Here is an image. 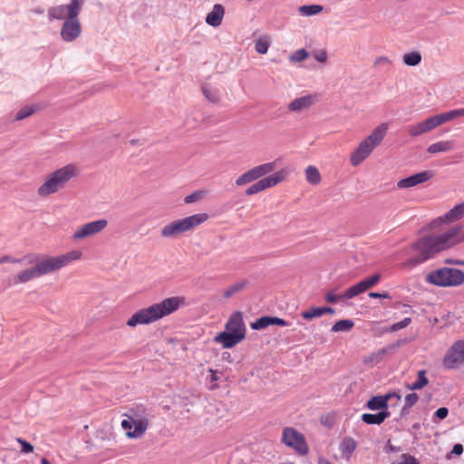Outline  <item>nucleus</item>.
<instances>
[{
    "label": "nucleus",
    "instance_id": "20e7f679",
    "mask_svg": "<svg viewBox=\"0 0 464 464\" xmlns=\"http://www.w3.org/2000/svg\"><path fill=\"white\" fill-rule=\"evenodd\" d=\"M82 257V252L72 250L60 256H44L36 253H28L25 255L26 265H34L39 276L53 273L71 262Z\"/></svg>",
    "mask_w": 464,
    "mask_h": 464
},
{
    "label": "nucleus",
    "instance_id": "0eeeda50",
    "mask_svg": "<svg viewBox=\"0 0 464 464\" xmlns=\"http://www.w3.org/2000/svg\"><path fill=\"white\" fill-rule=\"evenodd\" d=\"M388 125L382 123L377 126L372 132L365 138L351 155V164L358 166L361 164L372 150L381 144L386 135Z\"/></svg>",
    "mask_w": 464,
    "mask_h": 464
},
{
    "label": "nucleus",
    "instance_id": "f3484780",
    "mask_svg": "<svg viewBox=\"0 0 464 464\" xmlns=\"http://www.w3.org/2000/svg\"><path fill=\"white\" fill-rule=\"evenodd\" d=\"M82 33V25L79 17L63 21L61 27V37L64 42L76 40Z\"/></svg>",
    "mask_w": 464,
    "mask_h": 464
},
{
    "label": "nucleus",
    "instance_id": "5701e85b",
    "mask_svg": "<svg viewBox=\"0 0 464 464\" xmlns=\"http://www.w3.org/2000/svg\"><path fill=\"white\" fill-rule=\"evenodd\" d=\"M400 347V343L397 342L395 343H392L386 347H383L382 349L372 353L367 356H365L362 360V362L365 364H377L380 362H382L385 356L386 353L392 352V350Z\"/></svg>",
    "mask_w": 464,
    "mask_h": 464
},
{
    "label": "nucleus",
    "instance_id": "052dcab7",
    "mask_svg": "<svg viewBox=\"0 0 464 464\" xmlns=\"http://www.w3.org/2000/svg\"><path fill=\"white\" fill-rule=\"evenodd\" d=\"M322 312H323V315L324 314H335V310L334 308L328 307V306L322 307Z\"/></svg>",
    "mask_w": 464,
    "mask_h": 464
},
{
    "label": "nucleus",
    "instance_id": "5fc2aeb1",
    "mask_svg": "<svg viewBox=\"0 0 464 464\" xmlns=\"http://www.w3.org/2000/svg\"><path fill=\"white\" fill-rule=\"evenodd\" d=\"M401 447H398V446H394L391 443L390 440H388L386 446H385V452L386 453H390V452H399L401 451Z\"/></svg>",
    "mask_w": 464,
    "mask_h": 464
},
{
    "label": "nucleus",
    "instance_id": "423d86ee",
    "mask_svg": "<svg viewBox=\"0 0 464 464\" xmlns=\"http://www.w3.org/2000/svg\"><path fill=\"white\" fill-rule=\"evenodd\" d=\"M77 176V169L72 164L60 168L46 176L44 183L38 188L37 194L45 198L63 189L66 184Z\"/></svg>",
    "mask_w": 464,
    "mask_h": 464
},
{
    "label": "nucleus",
    "instance_id": "1a4fd4ad",
    "mask_svg": "<svg viewBox=\"0 0 464 464\" xmlns=\"http://www.w3.org/2000/svg\"><path fill=\"white\" fill-rule=\"evenodd\" d=\"M462 116H464V108L437 114L427 118L423 121L410 125L408 127V133L411 137H418L434 130L445 122Z\"/></svg>",
    "mask_w": 464,
    "mask_h": 464
},
{
    "label": "nucleus",
    "instance_id": "e433bc0d",
    "mask_svg": "<svg viewBox=\"0 0 464 464\" xmlns=\"http://www.w3.org/2000/svg\"><path fill=\"white\" fill-rule=\"evenodd\" d=\"M269 46L270 41L268 40V37L266 35L260 37L255 43V50L260 54L266 53Z\"/></svg>",
    "mask_w": 464,
    "mask_h": 464
},
{
    "label": "nucleus",
    "instance_id": "bb28decb",
    "mask_svg": "<svg viewBox=\"0 0 464 464\" xmlns=\"http://www.w3.org/2000/svg\"><path fill=\"white\" fill-rule=\"evenodd\" d=\"M454 145L450 140L439 141L430 145L427 149V151L430 154L440 153V152H447L453 150Z\"/></svg>",
    "mask_w": 464,
    "mask_h": 464
},
{
    "label": "nucleus",
    "instance_id": "bf43d9fd",
    "mask_svg": "<svg viewBox=\"0 0 464 464\" xmlns=\"http://www.w3.org/2000/svg\"><path fill=\"white\" fill-rule=\"evenodd\" d=\"M221 358L225 362H232L233 359L231 357V354L228 352H224L221 355Z\"/></svg>",
    "mask_w": 464,
    "mask_h": 464
},
{
    "label": "nucleus",
    "instance_id": "c9c22d12",
    "mask_svg": "<svg viewBox=\"0 0 464 464\" xmlns=\"http://www.w3.org/2000/svg\"><path fill=\"white\" fill-rule=\"evenodd\" d=\"M365 291L366 290L364 289V286L361 281L358 284L349 287L343 295V299H352V298L357 296L358 295L364 293Z\"/></svg>",
    "mask_w": 464,
    "mask_h": 464
},
{
    "label": "nucleus",
    "instance_id": "7ed1b4c3",
    "mask_svg": "<svg viewBox=\"0 0 464 464\" xmlns=\"http://www.w3.org/2000/svg\"><path fill=\"white\" fill-rule=\"evenodd\" d=\"M121 427L126 430L128 439H141L151 424L154 414L150 408L142 404L136 405L123 414Z\"/></svg>",
    "mask_w": 464,
    "mask_h": 464
},
{
    "label": "nucleus",
    "instance_id": "4c0bfd02",
    "mask_svg": "<svg viewBox=\"0 0 464 464\" xmlns=\"http://www.w3.org/2000/svg\"><path fill=\"white\" fill-rule=\"evenodd\" d=\"M38 110V107L35 105H30V106H24L15 115V121H22L31 115H33L36 111Z\"/></svg>",
    "mask_w": 464,
    "mask_h": 464
},
{
    "label": "nucleus",
    "instance_id": "6e6d98bb",
    "mask_svg": "<svg viewBox=\"0 0 464 464\" xmlns=\"http://www.w3.org/2000/svg\"><path fill=\"white\" fill-rule=\"evenodd\" d=\"M369 296L371 298H391L389 293L385 292L382 294L376 293V292H371L369 293Z\"/></svg>",
    "mask_w": 464,
    "mask_h": 464
},
{
    "label": "nucleus",
    "instance_id": "3c124183",
    "mask_svg": "<svg viewBox=\"0 0 464 464\" xmlns=\"http://www.w3.org/2000/svg\"><path fill=\"white\" fill-rule=\"evenodd\" d=\"M17 441L22 447V452L30 453L34 450V446L31 443H29L28 441H26L23 439H17Z\"/></svg>",
    "mask_w": 464,
    "mask_h": 464
},
{
    "label": "nucleus",
    "instance_id": "f257e3e1",
    "mask_svg": "<svg viewBox=\"0 0 464 464\" xmlns=\"http://www.w3.org/2000/svg\"><path fill=\"white\" fill-rule=\"evenodd\" d=\"M455 230H448L438 236H426L412 245V249L418 252L416 256L410 258L409 266H416L433 258L440 251L454 246L453 236Z\"/></svg>",
    "mask_w": 464,
    "mask_h": 464
},
{
    "label": "nucleus",
    "instance_id": "aec40b11",
    "mask_svg": "<svg viewBox=\"0 0 464 464\" xmlns=\"http://www.w3.org/2000/svg\"><path fill=\"white\" fill-rule=\"evenodd\" d=\"M392 398L401 401V395L397 392L387 393L384 395L372 396L366 403V407L371 411H387L388 401Z\"/></svg>",
    "mask_w": 464,
    "mask_h": 464
},
{
    "label": "nucleus",
    "instance_id": "2f4dec72",
    "mask_svg": "<svg viewBox=\"0 0 464 464\" xmlns=\"http://www.w3.org/2000/svg\"><path fill=\"white\" fill-rule=\"evenodd\" d=\"M305 179L312 185H317L321 181V174L314 166H308L305 169Z\"/></svg>",
    "mask_w": 464,
    "mask_h": 464
},
{
    "label": "nucleus",
    "instance_id": "9d476101",
    "mask_svg": "<svg viewBox=\"0 0 464 464\" xmlns=\"http://www.w3.org/2000/svg\"><path fill=\"white\" fill-rule=\"evenodd\" d=\"M426 281L441 287L459 286L464 283V272L457 268L442 267L428 274Z\"/></svg>",
    "mask_w": 464,
    "mask_h": 464
},
{
    "label": "nucleus",
    "instance_id": "8fccbe9b",
    "mask_svg": "<svg viewBox=\"0 0 464 464\" xmlns=\"http://www.w3.org/2000/svg\"><path fill=\"white\" fill-rule=\"evenodd\" d=\"M401 458V461L397 464H420V462L410 454L404 453Z\"/></svg>",
    "mask_w": 464,
    "mask_h": 464
},
{
    "label": "nucleus",
    "instance_id": "ddd939ff",
    "mask_svg": "<svg viewBox=\"0 0 464 464\" xmlns=\"http://www.w3.org/2000/svg\"><path fill=\"white\" fill-rule=\"evenodd\" d=\"M282 441L288 447L295 449L300 455L308 453V446L303 434L295 429L286 427L283 430Z\"/></svg>",
    "mask_w": 464,
    "mask_h": 464
},
{
    "label": "nucleus",
    "instance_id": "de8ad7c7",
    "mask_svg": "<svg viewBox=\"0 0 464 464\" xmlns=\"http://www.w3.org/2000/svg\"><path fill=\"white\" fill-rule=\"evenodd\" d=\"M314 58L322 63H325L327 62V53L324 50H319L313 53Z\"/></svg>",
    "mask_w": 464,
    "mask_h": 464
},
{
    "label": "nucleus",
    "instance_id": "4468645a",
    "mask_svg": "<svg viewBox=\"0 0 464 464\" xmlns=\"http://www.w3.org/2000/svg\"><path fill=\"white\" fill-rule=\"evenodd\" d=\"M286 176V171L282 169L275 174L263 178L251 185L246 190V195L252 196L257 194L263 190H266L269 188L275 187L280 182H282Z\"/></svg>",
    "mask_w": 464,
    "mask_h": 464
},
{
    "label": "nucleus",
    "instance_id": "58836bf2",
    "mask_svg": "<svg viewBox=\"0 0 464 464\" xmlns=\"http://www.w3.org/2000/svg\"><path fill=\"white\" fill-rule=\"evenodd\" d=\"M308 56H309V53L305 49L301 48V49H298V50L293 52L289 55V61L291 63H300V62L304 61L306 58H308Z\"/></svg>",
    "mask_w": 464,
    "mask_h": 464
},
{
    "label": "nucleus",
    "instance_id": "13d9d810",
    "mask_svg": "<svg viewBox=\"0 0 464 464\" xmlns=\"http://www.w3.org/2000/svg\"><path fill=\"white\" fill-rule=\"evenodd\" d=\"M444 263H445V264H449V265H459V266H464V260H461V259H451V258H447V259H445Z\"/></svg>",
    "mask_w": 464,
    "mask_h": 464
},
{
    "label": "nucleus",
    "instance_id": "6e6552de",
    "mask_svg": "<svg viewBox=\"0 0 464 464\" xmlns=\"http://www.w3.org/2000/svg\"><path fill=\"white\" fill-rule=\"evenodd\" d=\"M208 218V214H194L184 218L176 219L160 229V236L164 238H176L183 233L191 231L200 226Z\"/></svg>",
    "mask_w": 464,
    "mask_h": 464
},
{
    "label": "nucleus",
    "instance_id": "a211bd4d",
    "mask_svg": "<svg viewBox=\"0 0 464 464\" xmlns=\"http://www.w3.org/2000/svg\"><path fill=\"white\" fill-rule=\"evenodd\" d=\"M464 217V202L456 205L450 209L444 216L439 217L430 222L431 227H437L446 222H454Z\"/></svg>",
    "mask_w": 464,
    "mask_h": 464
},
{
    "label": "nucleus",
    "instance_id": "f03ea898",
    "mask_svg": "<svg viewBox=\"0 0 464 464\" xmlns=\"http://www.w3.org/2000/svg\"><path fill=\"white\" fill-rule=\"evenodd\" d=\"M182 298L173 296L136 312L128 321L127 325L149 324L175 312L182 303Z\"/></svg>",
    "mask_w": 464,
    "mask_h": 464
},
{
    "label": "nucleus",
    "instance_id": "6ab92c4d",
    "mask_svg": "<svg viewBox=\"0 0 464 464\" xmlns=\"http://www.w3.org/2000/svg\"><path fill=\"white\" fill-rule=\"evenodd\" d=\"M433 177V172L431 170H425L416 174H413L410 177L402 179L398 181L397 187L399 188H409L419 184L424 183Z\"/></svg>",
    "mask_w": 464,
    "mask_h": 464
},
{
    "label": "nucleus",
    "instance_id": "393cba45",
    "mask_svg": "<svg viewBox=\"0 0 464 464\" xmlns=\"http://www.w3.org/2000/svg\"><path fill=\"white\" fill-rule=\"evenodd\" d=\"M40 277L38 272L34 265L31 267L24 269L20 271L14 278V283L17 284H25L30 282L31 280Z\"/></svg>",
    "mask_w": 464,
    "mask_h": 464
},
{
    "label": "nucleus",
    "instance_id": "c756f323",
    "mask_svg": "<svg viewBox=\"0 0 464 464\" xmlns=\"http://www.w3.org/2000/svg\"><path fill=\"white\" fill-rule=\"evenodd\" d=\"M340 449H341L342 454L348 459L352 455V453L355 450L356 442L353 438L346 437L342 441Z\"/></svg>",
    "mask_w": 464,
    "mask_h": 464
},
{
    "label": "nucleus",
    "instance_id": "7c9ffc66",
    "mask_svg": "<svg viewBox=\"0 0 464 464\" xmlns=\"http://www.w3.org/2000/svg\"><path fill=\"white\" fill-rule=\"evenodd\" d=\"M421 54L420 52L413 51L406 53L402 56L403 63L408 66H417L421 62Z\"/></svg>",
    "mask_w": 464,
    "mask_h": 464
},
{
    "label": "nucleus",
    "instance_id": "4be33fe9",
    "mask_svg": "<svg viewBox=\"0 0 464 464\" xmlns=\"http://www.w3.org/2000/svg\"><path fill=\"white\" fill-rule=\"evenodd\" d=\"M289 324L282 318L276 316H262L251 324L254 330H262L269 325L286 326Z\"/></svg>",
    "mask_w": 464,
    "mask_h": 464
},
{
    "label": "nucleus",
    "instance_id": "4d7b16f0",
    "mask_svg": "<svg viewBox=\"0 0 464 464\" xmlns=\"http://www.w3.org/2000/svg\"><path fill=\"white\" fill-rule=\"evenodd\" d=\"M463 452V446L459 443L455 444L451 450V454L460 455Z\"/></svg>",
    "mask_w": 464,
    "mask_h": 464
},
{
    "label": "nucleus",
    "instance_id": "cd10ccee",
    "mask_svg": "<svg viewBox=\"0 0 464 464\" xmlns=\"http://www.w3.org/2000/svg\"><path fill=\"white\" fill-rule=\"evenodd\" d=\"M202 92L206 99L213 103L219 102V90L209 84H204L202 86Z\"/></svg>",
    "mask_w": 464,
    "mask_h": 464
},
{
    "label": "nucleus",
    "instance_id": "37998d69",
    "mask_svg": "<svg viewBox=\"0 0 464 464\" xmlns=\"http://www.w3.org/2000/svg\"><path fill=\"white\" fill-rule=\"evenodd\" d=\"M380 279H381V275L374 274L372 276L362 280V283L364 286V289L367 291L368 289H370L371 287L375 285L380 281Z\"/></svg>",
    "mask_w": 464,
    "mask_h": 464
},
{
    "label": "nucleus",
    "instance_id": "e2e57ef3",
    "mask_svg": "<svg viewBox=\"0 0 464 464\" xmlns=\"http://www.w3.org/2000/svg\"><path fill=\"white\" fill-rule=\"evenodd\" d=\"M211 380L212 381H216L217 380V377L213 374L212 377H211Z\"/></svg>",
    "mask_w": 464,
    "mask_h": 464
},
{
    "label": "nucleus",
    "instance_id": "680f3d73",
    "mask_svg": "<svg viewBox=\"0 0 464 464\" xmlns=\"http://www.w3.org/2000/svg\"><path fill=\"white\" fill-rule=\"evenodd\" d=\"M41 464H51V462L47 459L43 458L41 460Z\"/></svg>",
    "mask_w": 464,
    "mask_h": 464
},
{
    "label": "nucleus",
    "instance_id": "b1692460",
    "mask_svg": "<svg viewBox=\"0 0 464 464\" xmlns=\"http://www.w3.org/2000/svg\"><path fill=\"white\" fill-rule=\"evenodd\" d=\"M225 14V9L222 5H214L212 10L207 14L206 23L213 27H218L221 24Z\"/></svg>",
    "mask_w": 464,
    "mask_h": 464
},
{
    "label": "nucleus",
    "instance_id": "c85d7f7f",
    "mask_svg": "<svg viewBox=\"0 0 464 464\" xmlns=\"http://www.w3.org/2000/svg\"><path fill=\"white\" fill-rule=\"evenodd\" d=\"M426 372L424 370H420L418 372V379L411 384H408L406 387L411 391H417L422 389L429 383V380L426 377Z\"/></svg>",
    "mask_w": 464,
    "mask_h": 464
},
{
    "label": "nucleus",
    "instance_id": "ea45409f",
    "mask_svg": "<svg viewBox=\"0 0 464 464\" xmlns=\"http://www.w3.org/2000/svg\"><path fill=\"white\" fill-rule=\"evenodd\" d=\"M323 315L322 307H311L302 312L301 316L305 320H313Z\"/></svg>",
    "mask_w": 464,
    "mask_h": 464
},
{
    "label": "nucleus",
    "instance_id": "2eb2a0df",
    "mask_svg": "<svg viewBox=\"0 0 464 464\" xmlns=\"http://www.w3.org/2000/svg\"><path fill=\"white\" fill-rule=\"evenodd\" d=\"M464 364V341L459 340L453 343L443 359V365L447 369H456Z\"/></svg>",
    "mask_w": 464,
    "mask_h": 464
},
{
    "label": "nucleus",
    "instance_id": "a19ab883",
    "mask_svg": "<svg viewBox=\"0 0 464 464\" xmlns=\"http://www.w3.org/2000/svg\"><path fill=\"white\" fill-rule=\"evenodd\" d=\"M207 191L206 190H196L194 191L193 193L188 195L185 197L184 198V202L186 204H191V203H194V202H197L198 200H201L202 198H205V196L207 195Z\"/></svg>",
    "mask_w": 464,
    "mask_h": 464
},
{
    "label": "nucleus",
    "instance_id": "f8f14e48",
    "mask_svg": "<svg viewBox=\"0 0 464 464\" xmlns=\"http://www.w3.org/2000/svg\"><path fill=\"white\" fill-rule=\"evenodd\" d=\"M276 169V162H267L256 166L243 174H241L235 181L236 186L242 187L251 183L262 177L273 172Z\"/></svg>",
    "mask_w": 464,
    "mask_h": 464
},
{
    "label": "nucleus",
    "instance_id": "a878e982",
    "mask_svg": "<svg viewBox=\"0 0 464 464\" xmlns=\"http://www.w3.org/2000/svg\"><path fill=\"white\" fill-rule=\"evenodd\" d=\"M391 413L388 411H381L378 413H363L362 415V420L366 424H382Z\"/></svg>",
    "mask_w": 464,
    "mask_h": 464
},
{
    "label": "nucleus",
    "instance_id": "603ef678",
    "mask_svg": "<svg viewBox=\"0 0 464 464\" xmlns=\"http://www.w3.org/2000/svg\"><path fill=\"white\" fill-rule=\"evenodd\" d=\"M448 414L449 410L446 407L439 408L434 413V415L440 420H444L448 416Z\"/></svg>",
    "mask_w": 464,
    "mask_h": 464
},
{
    "label": "nucleus",
    "instance_id": "412c9836",
    "mask_svg": "<svg viewBox=\"0 0 464 464\" xmlns=\"http://www.w3.org/2000/svg\"><path fill=\"white\" fill-rule=\"evenodd\" d=\"M317 101V96L315 94H308L292 101L288 105L287 109L291 112H301L308 110L312 107Z\"/></svg>",
    "mask_w": 464,
    "mask_h": 464
},
{
    "label": "nucleus",
    "instance_id": "473e14b6",
    "mask_svg": "<svg viewBox=\"0 0 464 464\" xmlns=\"http://www.w3.org/2000/svg\"><path fill=\"white\" fill-rule=\"evenodd\" d=\"M248 285V281L247 280H242L240 282H237L232 285H230L229 287H227L225 291H224V297L226 299L227 298H230L232 297L234 295L239 293L240 291H242L246 285Z\"/></svg>",
    "mask_w": 464,
    "mask_h": 464
},
{
    "label": "nucleus",
    "instance_id": "a18cd8bd",
    "mask_svg": "<svg viewBox=\"0 0 464 464\" xmlns=\"http://www.w3.org/2000/svg\"><path fill=\"white\" fill-rule=\"evenodd\" d=\"M419 400V396L417 393H409L405 397V404L403 406V411L411 408L414 404L417 403Z\"/></svg>",
    "mask_w": 464,
    "mask_h": 464
},
{
    "label": "nucleus",
    "instance_id": "72a5a7b5",
    "mask_svg": "<svg viewBox=\"0 0 464 464\" xmlns=\"http://www.w3.org/2000/svg\"><path fill=\"white\" fill-rule=\"evenodd\" d=\"M324 7L321 5H301L298 8V12L300 14L304 16H312L320 14L323 11Z\"/></svg>",
    "mask_w": 464,
    "mask_h": 464
},
{
    "label": "nucleus",
    "instance_id": "dca6fc26",
    "mask_svg": "<svg viewBox=\"0 0 464 464\" xmlns=\"http://www.w3.org/2000/svg\"><path fill=\"white\" fill-rule=\"evenodd\" d=\"M108 225L106 219H99L86 223L79 227L72 235V239L77 241L81 240L102 232Z\"/></svg>",
    "mask_w": 464,
    "mask_h": 464
},
{
    "label": "nucleus",
    "instance_id": "79ce46f5",
    "mask_svg": "<svg viewBox=\"0 0 464 464\" xmlns=\"http://www.w3.org/2000/svg\"><path fill=\"white\" fill-rule=\"evenodd\" d=\"M25 262H26L25 255L21 258H15L9 255H5L0 257V264L11 263V264H20V265L25 266L26 265Z\"/></svg>",
    "mask_w": 464,
    "mask_h": 464
},
{
    "label": "nucleus",
    "instance_id": "864d4df0",
    "mask_svg": "<svg viewBox=\"0 0 464 464\" xmlns=\"http://www.w3.org/2000/svg\"><path fill=\"white\" fill-rule=\"evenodd\" d=\"M341 298H343V295H334V293H328V294L325 295V300H326V302H328V303H336V302H338Z\"/></svg>",
    "mask_w": 464,
    "mask_h": 464
},
{
    "label": "nucleus",
    "instance_id": "09e8293b",
    "mask_svg": "<svg viewBox=\"0 0 464 464\" xmlns=\"http://www.w3.org/2000/svg\"><path fill=\"white\" fill-rule=\"evenodd\" d=\"M392 63L391 60L387 56H379L374 61V67H385Z\"/></svg>",
    "mask_w": 464,
    "mask_h": 464
},
{
    "label": "nucleus",
    "instance_id": "49530a36",
    "mask_svg": "<svg viewBox=\"0 0 464 464\" xmlns=\"http://www.w3.org/2000/svg\"><path fill=\"white\" fill-rule=\"evenodd\" d=\"M450 230H455L454 231L455 233L453 236V240L455 241L454 246H456L461 242H464V233L462 235H460V231H461L460 226H455V227H451Z\"/></svg>",
    "mask_w": 464,
    "mask_h": 464
},
{
    "label": "nucleus",
    "instance_id": "39448f33",
    "mask_svg": "<svg viewBox=\"0 0 464 464\" xmlns=\"http://www.w3.org/2000/svg\"><path fill=\"white\" fill-rule=\"evenodd\" d=\"M246 337V326L241 312H234L225 325V331L214 337V342L221 343L224 348H232Z\"/></svg>",
    "mask_w": 464,
    "mask_h": 464
},
{
    "label": "nucleus",
    "instance_id": "f704fd0d",
    "mask_svg": "<svg viewBox=\"0 0 464 464\" xmlns=\"http://www.w3.org/2000/svg\"><path fill=\"white\" fill-rule=\"evenodd\" d=\"M354 325V323L353 320L350 319H343L338 322H336L333 326L331 331L334 333L338 332H348L350 331Z\"/></svg>",
    "mask_w": 464,
    "mask_h": 464
},
{
    "label": "nucleus",
    "instance_id": "c03bdc74",
    "mask_svg": "<svg viewBox=\"0 0 464 464\" xmlns=\"http://www.w3.org/2000/svg\"><path fill=\"white\" fill-rule=\"evenodd\" d=\"M411 323V319L410 317H406L403 320L392 324L389 328V331L390 332L399 331L401 329L407 327Z\"/></svg>",
    "mask_w": 464,
    "mask_h": 464
},
{
    "label": "nucleus",
    "instance_id": "9b49d317",
    "mask_svg": "<svg viewBox=\"0 0 464 464\" xmlns=\"http://www.w3.org/2000/svg\"><path fill=\"white\" fill-rule=\"evenodd\" d=\"M84 0H72L68 5H60L53 6L48 10V15L51 20H69L79 16Z\"/></svg>",
    "mask_w": 464,
    "mask_h": 464
}]
</instances>
